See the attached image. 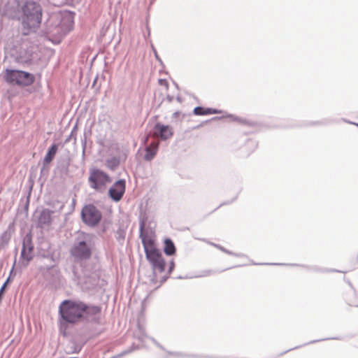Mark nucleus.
<instances>
[{"instance_id":"f257e3e1","label":"nucleus","mask_w":358,"mask_h":358,"mask_svg":"<svg viewBox=\"0 0 358 358\" xmlns=\"http://www.w3.org/2000/svg\"><path fill=\"white\" fill-rule=\"evenodd\" d=\"M61 318L66 322L75 324L80 321L97 323L101 308L87 305L81 301L64 300L59 306Z\"/></svg>"},{"instance_id":"f03ea898","label":"nucleus","mask_w":358,"mask_h":358,"mask_svg":"<svg viewBox=\"0 0 358 358\" xmlns=\"http://www.w3.org/2000/svg\"><path fill=\"white\" fill-rule=\"evenodd\" d=\"M145 222L143 220L139 222V237L143 246L145 257L149 262L152 272L156 276V273H162L165 271L166 262L161 252L156 248L155 241L150 235L154 234L150 229H145Z\"/></svg>"},{"instance_id":"7ed1b4c3","label":"nucleus","mask_w":358,"mask_h":358,"mask_svg":"<svg viewBox=\"0 0 358 358\" xmlns=\"http://www.w3.org/2000/svg\"><path fill=\"white\" fill-rule=\"evenodd\" d=\"M21 10L22 33L27 36L40 27L43 9L38 2L34 0H26L21 7Z\"/></svg>"},{"instance_id":"20e7f679","label":"nucleus","mask_w":358,"mask_h":358,"mask_svg":"<svg viewBox=\"0 0 358 358\" xmlns=\"http://www.w3.org/2000/svg\"><path fill=\"white\" fill-rule=\"evenodd\" d=\"M94 246V236L80 232L76 237L69 252L75 262H82L91 258Z\"/></svg>"},{"instance_id":"39448f33","label":"nucleus","mask_w":358,"mask_h":358,"mask_svg":"<svg viewBox=\"0 0 358 358\" xmlns=\"http://www.w3.org/2000/svg\"><path fill=\"white\" fill-rule=\"evenodd\" d=\"M3 79L10 85L27 87L34 83L35 78L33 74L27 71L6 69Z\"/></svg>"},{"instance_id":"423d86ee","label":"nucleus","mask_w":358,"mask_h":358,"mask_svg":"<svg viewBox=\"0 0 358 358\" xmlns=\"http://www.w3.org/2000/svg\"><path fill=\"white\" fill-rule=\"evenodd\" d=\"M101 217L99 210L92 204L86 205L82 209V220L90 227H94L98 224Z\"/></svg>"},{"instance_id":"0eeeda50","label":"nucleus","mask_w":358,"mask_h":358,"mask_svg":"<svg viewBox=\"0 0 358 358\" xmlns=\"http://www.w3.org/2000/svg\"><path fill=\"white\" fill-rule=\"evenodd\" d=\"M55 19L56 22H59L53 28L50 27L49 31L53 34H59L64 36L67 34L72 29L73 21L72 17L69 15L64 16L60 18L59 15L52 16L50 20Z\"/></svg>"},{"instance_id":"6e6552de","label":"nucleus","mask_w":358,"mask_h":358,"mask_svg":"<svg viewBox=\"0 0 358 358\" xmlns=\"http://www.w3.org/2000/svg\"><path fill=\"white\" fill-rule=\"evenodd\" d=\"M89 182L92 188L98 189L110 182L109 176L99 169H95L90 173Z\"/></svg>"},{"instance_id":"1a4fd4ad","label":"nucleus","mask_w":358,"mask_h":358,"mask_svg":"<svg viewBox=\"0 0 358 358\" xmlns=\"http://www.w3.org/2000/svg\"><path fill=\"white\" fill-rule=\"evenodd\" d=\"M126 188V182L124 179H120L115 182L108 190L110 197L114 201H119L122 199Z\"/></svg>"},{"instance_id":"9d476101","label":"nucleus","mask_w":358,"mask_h":358,"mask_svg":"<svg viewBox=\"0 0 358 358\" xmlns=\"http://www.w3.org/2000/svg\"><path fill=\"white\" fill-rule=\"evenodd\" d=\"M53 210L47 208L43 209L38 217V227L45 228L49 227L52 223V214Z\"/></svg>"},{"instance_id":"9b49d317","label":"nucleus","mask_w":358,"mask_h":358,"mask_svg":"<svg viewBox=\"0 0 358 358\" xmlns=\"http://www.w3.org/2000/svg\"><path fill=\"white\" fill-rule=\"evenodd\" d=\"M154 134L162 140H167L173 136V132L169 126L157 123L154 128Z\"/></svg>"},{"instance_id":"f8f14e48","label":"nucleus","mask_w":358,"mask_h":358,"mask_svg":"<svg viewBox=\"0 0 358 358\" xmlns=\"http://www.w3.org/2000/svg\"><path fill=\"white\" fill-rule=\"evenodd\" d=\"M58 149V145L55 143H53L48 149L44 159H43V165L41 169V173L43 174V171L45 170V167L46 164H50L53 159Z\"/></svg>"},{"instance_id":"ddd939ff","label":"nucleus","mask_w":358,"mask_h":358,"mask_svg":"<svg viewBox=\"0 0 358 358\" xmlns=\"http://www.w3.org/2000/svg\"><path fill=\"white\" fill-rule=\"evenodd\" d=\"M159 147V143L153 142L150 145L146 146L144 155V159L145 161H151L157 155Z\"/></svg>"},{"instance_id":"4468645a","label":"nucleus","mask_w":358,"mask_h":358,"mask_svg":"<svg viewBox=\"0 0 358 358\" xmlns=\"http://www.w3.org/2000/svg\"><path fill=\"white\" fill-rule=\"evenodd\" d=\"M222 111L217 109L211 108H204L202 106H196L194 108L193 113L196 115H206L210 114H218Z\"/></svg>"},{"instance_id":"2eb2a0df","label":"nucleus","mask_w":358,"mask_h":358,"mask_svg":"<svg viewBox=\"0 0 358 358\" xmlns=\"http://www.w3.org/2000/svg\"><path fill=\"white\" fill-rule=\"evenodd\" d=\"M10 228V225L8 227V229L3 231L0 235V250L2 249H5L8 247L10 239H11V232L9 230Z\"/></svg>"},{"instance_id":"dca6fc26","label":"nucleus","mask_w":358,"mask_h":358,"mask_svg":"<svg viewBox=\"0 0 358 358\" xmlns=\"http://www.w3.org/2000/svg\"><path fill=\"white\" fill-rule=\"evenodd\" d=\"M164 252L166 255L169 256L173 255L176 252L175 245L170 238H166L164 241Z\"/></svg>"},{"instance_id":"f3484780","label":"nucleus","mask_w":358,"mask_h":358,"mask_svg":"<svg viewBox=\"0 0 358 358\" xmlns=\"http://www.w3.org/2000/svg\"><path fill=\"white\" fill-rule=\"evenodd\" d=\"M120 163V159L117 157H112L106 160V166L112 171L115 170L119 166Z\"/></svg>"},{"instance_id":"a211bd4d","label":"nucleus","mask_w":358,"mask_h":358,"mask_svg":"<svg viewBox=\"0 0 358 358\" xmlns=\"http://www.w3.org/2000/svg\"><path fill=\"white\" fill-rule=\"evenodd\" d=\"M33 259L32 252H28L25 248H22L20 253V259L23 261V264L24 266H28L29 262Z\"/></svg>"},{"instance_id":"6ab92c4d","label":"nucleus","mask_w":358,"mask_h":358,"mask_svg":"<svg viewBox=\"0 0 358 358\" xmlns=\"http://www.w3.org/2000/svg\"><path fill=\"white\" fill-rule=\"evenodd\" d=\"M22 248H25L28 252H32L34 250V245L32 243L31 236L29 234H27L24 238L22 242Z\"/></svg>"},{"instance_id":"aec40b11","label":"nucleus","mask_w":358,"mask_h":358,"mask_svg":"<svg viewBox=\"0 0 358 358\" xmlns=\"http://www.w3.org/2000/svg\"><path fill=\"white\" fill-rule=\"evenodd\" d=\"M134 336L141 341H143V339L145 337V329L139 324H138V330L134 332Z\"/></svg>"},{"instance_id":"412c9836","label":"nucleus","mask_w":358,"mask_h":358,"mask_svg":"<svg viewBox=\"0 0 358 358\" xmlns=\"http://www.w3.org/2000/svg\"><path fill=\"white\" fill-rule=\"evenodd\" d=\"M115 238L119 243H122L125 238L124 231L121 229H117L115 234Z\"/></svg>"},{"instance_id":"4be33fe9","label":"nucleus","mask_w":358,"mask_h":358,"mask_svg":"<svg viewBox=\"0 0 358 358\" xmlns=\"http://www.w3.org/2000/svg\"><path fill=\"white\" fill-rule=\"evenodd\" d=\"M48 3L54 6L59 7L66 3V0H48Z\"/></svg>"},{"instance_id":"5701e85b","label":"nucleus","mask_w":358,"mask_h":358,"mask_svg":"<svg viewBox=\"0 0 358 358\" xmlns=\"http://www.w3.org/2000/svg\"><path fill=\"white\" fill-rule=\"evenodd\" d=\"M224 253L227 254V255H233V256H235V257H245V255L242 254V253H234L227 249L225 248V251H224Z\"/></svg>"},{"instance_id":"b1692460","label":"nucleus","mask_w":358,"mask_h":358,"mask_svg":"<svg viewBox=\"0 0 358 358\" xmlns=\"http://www.w3.org/2000/svg\"><path fill=\"white\" fill-rule=\"evenodd\" d=\"M168 355L174 357H180L184 356V355L180 352H169Z\"/></svg>"},{"instance_id":"393cba45","label":"nucleus","mask_w":358,"mask_h":358,"mask_svg":"<svg viewBox=\"0 0 358 358\" xmlns=\"http://www.w3.org/2000/svg\"><path fill=\"white\" fill-rule=\"evenodd\" d=\"M247 145L249 147H252L253 149H255L257 147V143L255 141L248 140L246 143Z\"/></svg>"},{"instance_id":"a878e982","label":"nucleus","mask_w":358,"mask_h":358,"mask_svg":"<svg viewBox=\"0 0 358 358\" xmlns=\"http://www.w3.org/2000/svg\"><path fill=\"white\" fill-rule=\"evenodd\" d=\"M66 322H64V320L61 321L60 322V331L62 332H63V335L65 336L66 335V333H65V330L66 329Z\"/></svg>"},{"instance_id":"bb28decb","label":"nucleus","mask_w":358,"mask_h":358,"mask_svg":"<svg viewBox=\"0 0 358 358\" xmlns=\"http://www.w3.org/2000/svg\"><path fill=\"white\" fill-rule=\"evenodd\" d=\"M151 48H152V50L154 52V55H155V57L156 58V59L157 61H159V62H160L161 64L162 63V61L161 59V58L159 57L158 54H157V50L155 49V48L154 47V45L152 44L151 45Z\"/></svg>"},{"instance_id":"cd10ccee","label":"nucleus","mask_w":358,"mask_h":358,"mask_svg":"<svg viewBox=\"0 0 358 358\" xmlns=\"http://www.w3.org/2000/svg\"><path fill=\"white\" fill-rule=\"evenodd\" d=\"M77 131V125H75L73 127V128L72 129V131H71V135L69 136V137L66 140V141H69L70 140V138H74L76 139V137L74 136V134H76Z\"/></svg>"},{"instance_id":"c85d7f7f","label":"nucleus","mask_w":358,"mask_h":358,"mask_svg":"<svg viewBox=\"0 0 358 358\" xmlns=\"http://www.w3.org/2000/svg\"><path fill=\"white\" fill-rule=\"evenodd\" d=\"M174 268H175V263L173 261H171L169 264V271H168L169 275H170L171 273V272L173 271Z\"/></svg>"},{"instance_id":"c756f323","label":"nucleus","mask_w":358,"mask_h":358,"mask_svg":"<svg viewBox=\"0 0 358 358\" xmlns=\"http://www.w3.org/2000/svg\"><path fill=\"white\" fill-rule=\"evenodd\" d=\"M210 244L211 245H213L216 248L219 249L220 250L222 251L223 252H224V251H225V248L224 247H222V245H218V244H216V243H210Z\"/></svg>"},{"instance_id":"7c9ffc66","label":"nucleus","mask_w":358,"mask_h":358,"mask_svg":"<svg viewBox=\"0 0 358 358\" xmlns=\"http://www.w3.org/2000/svg\"><path fill=\"white\" fill-rule=\"evenodd\" d=\"M73 280L75 282H76L77 283H79L80 278H79V276L78 275L77 272L75 270L73 271Z\"/></svg>"},{"instance_id":"2f4dec72","label":"nucleus","mask_w":358,"mask_h":358,"mask_svg":"<svg viewBox=\"0 0 358 358\" xmlns=\"http://www.w3.org/2000/svg\"><path fill=\"white\" fill-rule=\"evenodd\" d=\"M159 84L162 85H165L166 87H168V82L165 79H159Z\"/></svg>"},{"instance_id":"473e14b6","label":"nucleus","mask_w":358,"mask_h":358,"mask_svg":"<svg viewBox=\"0 0 358 358\" xmlns=\"http://www.w3.org/2000/svg\"><path fill=\"white\" fill-rule=\"evenodd\" d=\"M15 264H16V259H15L12 268H11V270L10 271V274H9L10 278L11 277L12 275H15V273H14V268H15Z\"/></svg>"},{"instance_id":"72a5a7b5","label":"nucleus","mask_w":358,"mask_h":358,"mask_svg":"<svg viewBox=\"0 0 358 358\" xmlns=\"http://www.w3.org/2000/svg\"><path fill=\"white\" fill-rule=\"evenodd\" d=\"M166 100H167L169 103H171V102H172V101H173V96H171V95H167V96H166Z\"/></svg>"},{"instance_id":"f704fd0d","label":"nucleus","mask_w":358,"mask_h":358,"mask_svg":"<svg viewBox=\"0 0 358 358\" xmlns=\"http://www.w3.org/2000/svg\"><path fill=\"white\" fill-rule=\"evenodd\" d=\"M169 278V275H166V276H164L162 280H161V282H164L167 278Z\"/></svg>"},{"instance_id":"c9c22d12","label":"nucleus","mask_w":358,"mask_h":358,"mask_svg":"<svg viewBox=\"0 0 358 358\" xmlns=\"http://www.w3.org/2000/svg\"><path fill=\"white\" fill-rule=\"evenodd\" d=\"M10 276H8V278H7V280H6V282L3 284V285H5V287L6 286L7 283L10 281Z\"/></svg>"},{"instance_id":"e433bc0d","label":"nucleus","mask_w":358,"mask_h":358,"mask_svg":"<svg viewBox=\"0 0 358 358\" xmlns=\"http://www.w3.org/2000/svg\"><path fill=\"white\" fill-rule=\"evenodd\" d=\"M176 100H177L178 102H180V103L182 101V99H181L180 96H178L176 97Z\"/></svg>"},{"instance_id":"4c0bfd02","label":"nucleus","mask_w":358,"mask_h":358,"mask_svg":"<svg viewBox=\"0 0 358 358\" xmlns=\"http://www.w3.org/2000/svg\"><path fill=\"white\" fill-rule=\"evenodd\" d=\"M219 119H220V117H213L211 120H219Z\"/></svg>"},{"instance_id":"58836bf2","label":"nucleus","mask_w":358,"mask_h":358,"mask_svg":"<svg viewBox=\"0 0 358 358\" xmlns=\"http://www.w3.org/2000/svg\"><path fill=\"white\" fill-rule=\"evenodd\" d=\"M122 355H124V354H123V353H122L121 355H118V356H113L112 358H118V357H120V356H122Z\"/></svg>"},{"instance_id":"ea45409f","label":"nucleus","mask_w":358,"mask_h":358,"mask_svg":"<svg viewBox=\"0 0 358 358\" xmlns=\"http://www.w3.org/2000/svg\"><path fill=\"white\" fill-rule=\"evenodd\" d=\"M64 203H62L61 206H60V209H62L64 208Z\"/></svg>"},{"instance_id":"a19ab883","label":"nucleus","mask_w":358,"mask_h":358,"mask_svg":"<svg viewBox=\"0 0 358 358\" xmlns=\"http://www.w3.org/2000/svg\"><path fill=\"white\" fill-rule=\"evenodd\" d=\"M130 351H132V349H130ZM129 352V350H128V351H125L123 354L124 355L125 353H127V352Z\"/></svg>"},{"instance_id":"79ce46f5","label":"nucleus","mask_w":358,"mask_h":358,"mask_svg":"<svg viewBox=\"0 0 358 358\" xmlns=\"http://www.w3.org/2000/svg\"><path fill=\"white\" fill-rule=\"evenodd\" d=\"M234 120H236V121H240V120H239V119H238V117H235V118H234Z\"/></svg>"},{"instance_id":"37998d69","label":"nucleus","mask_w":358,"mask_h":358,"mask_svg":"<svg viewBox=\"0 0 358 358\" xmlns=\"http://www.w3.org/2000/svg\"><path fill=\"white\" fill-rule=\"evenodd\" d=\"M331 271H334V272H341L340 271L338 270H332Z\"/></svg>"},{"instance_id":"c03bdc74","label":"nucleus","mask_w":358,"mask_h":358,"mask_svg":"<svg viewBox=\"0 0 358 358\" xmlns=\"http://www.w3.org/2000/svg\"><path fill=\"white\" fill-rule=\"evenodd\" d=\"M351 123H352V124H355V123H353V122H351ZM356 125H357V126H358V124H356Z\"/></svg>"}]
</instances>
